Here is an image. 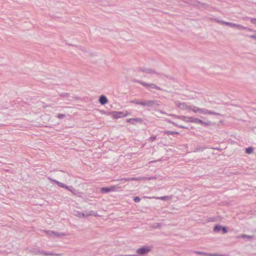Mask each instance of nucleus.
<instances>
[{"instance_id": "1", "label": "nucleus", "mask_w": 256, "mask_h": 256, "mask_svg": "<svg viewBox=\"0 0 256 256\" xmlns=\"http://www.w3.org/2000/svg\"><path fill=\"white\" fill-rule=\"evenodd\" d=\"M188 110H192L194 112H200V113L205 114H210L209 112H204L202 110H200L196 106H192V107L190 106Z\"/></svg>"}, {"instance_id": "2", "label": "nucleus", "mask_w": 256, "mask_h": 256, "mask_svg": "<svg viewBox=\"0 0 256 256\" xmlns=\"http://www.w3.org/2000/svg\"><path fill=\"white\" fill-rule=\"evenodd\" d=\"M116 188V186H112L110 187H108V188H102L101 190L104 192H110L115 191Z\"/></svg>"}, {"instance_id": "3", "label": "nucleus", "mask_w": 256, "mask_h": 256, "mask_svg": "<svg viewBox=\"0 0 256 256\" xmlns=\"http://www.w3.org/2000/svg\"><path fill=\"white\" fill-rule=\"evenodd\" d=\"M150 250V249L148 248H138L136 252L138 254H144Z\"/></svg>"}, {"instance_id": "4", "label": "nucleus", "mask_w": 256, "mask_h": 256, "mask_svg": "<svg viewBox=\"0 0 256 256\" xmlns=\"http://www.w3.org/2000/svg\"><path fill=\"white\" fill-rule=\"evenodd\" d=\"M100 102L102 104H104L108 102L107 98L104 96H101L100 98Z\"/></svg>"}, {"instance_id": "5", "label": "nucleus", "mask_w": 256, "mask_h": 256, "mask_svg": "<svg viewBox=\"0 0 256 256\" xmlns=\"http://www.w3.org/2000/svg\"><path fill=\"white\" fill-rule=\"evenodd\" d=\"M142 120L140 118H130L128 120V122L134 124V122H142Z\"/></svg>"}, {"instance_id": "6", "label": "nucleus", "mask_w": 256, "mask_h": 256, "mask_svg": "<svg viewBox=\"0 0 256 256\" xmlns=\"http://www.w3.org/2000/svg\"><path fill=\"white\" fill-rule=\"evenodd\" d=\"M178 107L181 109L188 110L190 106H188L184 103H182L179 104Z\"/></svg>"}, {"instance_id": "7", "label": "nucleus", "mask_w": 256, "mask_h": 256, "mask_svg": "<svg viewBox=\"0 0 256 256\" xmlns=\"http://www.w3.org/2000/svg\"><path fill=\"white\" fill-rule=\"evenodd\" d=\"M165 134L168 135H174V134H178V132H173V131H164V132Z\"/></svg>"}, {"instance_id": "8", "label": "nucleus", "mask_w": 256, "mask_h": 256, "mask_svg": "<svg viewBox=\"0 0 256 256\" xmlns=\"http://www.w3.org/2000/svg\"><path fill=\"white\" fill-rule=\"evenodd\" d=\"M114 117L116 118H120L123 116V114L122 112H116L114 115Z\"/></svg>"}, {"instance_id": "9", "label": "nucleus", "mask_w": 256, "mask_h": 256, "mask_svg": "<svg viewBox=\"0 0 256 256\" xmlns=\"http://www.w3.org/2000/svg\"><path fill=\"white\" fill-rule=\"evenodd\" d=\"M142 84L144 86H150L152 88H156V89H160L159 88H158L156 86L155 84H149V85H147L146 84Z\"/></svg>"}, {"instance_id": "10", "label": "nucleus", "mask_w": 256, "mask_h": 256, "mask_svg": "<svg viewBox=\"0 0 256 256\" xmlns=\"http://www.w3.org/2000/svg\"><path fill=\"white\" fill-rule=\"evenodd\" d=\"M253 148L252 147L248 148L246 149V153L248 154H250L253 152Z\"/></svg>"}, {"instance_id": "11", "label": "nucleus", "mask_w": 256, "mask_h": 256, "mask_svg": "<svg viewBox=\"0 0 256 256\" xmlns=\"http://www.w3.org/2000/svg\"><path fill=\"white\" fill-rule=\"evenodd\" d=\"M222 226H215V227L214 228V230L216 232H218L220 230H222Z\"/></svg>"}, {"instance_id": "12", "label": "nucleus", "mask_w": 256, "mask_h": 256, "mask_svg": "<svg viewBox=\"0 0 256 256\" xmlns=\"http://www.w3.org/2000/svg\"><path fill=\"white\" fill-rule=\"evenodd\" d=\"M192 122H196V123H199V124H204V122L202 120H200L198 119H196V118L194 119L193 120H192Z\"/></svg>"}, {"instance_id": "13", "label": "nucleus", "mask_w": 256, "mask_h": 256, "mask_svg": "<svg viewBox=\"0 0 256 256\" xmlns=\"http://www.w3.org/2000/svg\"><path fill=\"white\" fill-rule=\"evenodd\" d=\"M58 186H61L62 188H65L66 189H68V187L67 186H66V185H64L60 182H58Z\"/></svg>"}, {"instance_id": "14", "label": "nucleus", "mask_w": 256, "mask_h": 256, "mask_svg": "<svg viewBox=\"0 0 256 256\" xmlns=\"http://www.w3.org/2000/svg\"><path fill=\"white\" fill-rule=\"evenodd\" d=\"M134 202H140V198L138 197V196H136L134 198Z\"/></svg>"}, {"instance_id": "15", "label": "nucleus", "mask_w": 256, "mask_h": 256, "mask_svg": "<svg viewBox=\"0 0 256 256\" xmlns=\"http://www.w3.org/2000/svg\"><path fill=\"white\" fill-rule=\"evenodd\" d=\"M222 230L223 234H225L227 232L226 228L225 227H222Z\"/></svg>"}, {"instance_id": "16", "label": "nucleus", "mask_w": 256, "mask_h": 256, "mask_svg": "<svg viewBox=\"0 0 256 256\" xmlns=\"http://www.w3.org/2000/svg\"><path fill=\"white\" fill-rule=\"evenodd\" d=\"M142 179L143 178H130L131 180H142Z\"/></svg>"}, {"instance_id": "17", "label": "nucleus", "mask_w": 256, "mask_h": 256, "mask_svg": "<svg viewBox=\"0 0 256 256\" xmlns=\"http://www.w3.org/2000/svg\"><path fill=\"white\" fill-rule=\"evenodd\" d=\"M139 104H140L141 105L145 106V105H146L148 104L146 102H140L139 103Z\"/></svg>"}, {"instance_id": "18", "label": "nucleus", "mask_w": 256, "mask_h": 256, "mask_svg": "<svg viewBox=\"0 0 256 256\" xmlns=\"http://www.w3.org/2000/svg\"><path fill=\"white\" fill-rule=\"evenodd\" d=\"M64 116H65V115H64V114H59V115L58 116V118H62L64 117Z\"/></svg>"}, {"instance_id": "19", "label": "nucleus", "mask_w": 256, "mask_h": 256, "mask_svg": "<svg viewBox=\"0 0 256 256\" xmlns=\"http://www.w3.org/2000/svg\"><path fill=\"white\" fill-rule=\"evenodd\" d=\"M252 23H254V24H256V19H252Z\"/></svg>"}, {"instance_id": "20", "label": "nucleus", "mask_w": 256, "mask_h": 256, "mask_svg": "<svg viewBox=\"0 0 256 256\" xmlns=\"http://www.w3.org/2000/svg\"><path fill=\"white\" fill-rule=\"evenodd\" d=\"M242 238H250V236H246V235H242L241 236Z\"/></svg>"}, {"instance_id": "21", "label": "nucleus", "mask_w": 256, "mask_h": 256, "mask_svg": "<svg viewBox=\"0 0 256 256\" xmlns=\"http://www.w3.org/2000/svg\"><path fill=\"white\" fill-rule=\"evenodd\" d=\"M156 138V136H152V137L150 138L151 140H152V141L155 140Z\"/></svg>"}, {"instance_id": "22", "label": "nucleus", "mask_w": 256, "mask_h": 256, "mask_svg": "<svg viewBox=\"0 0 256 256\" xmlns=\"http://www.w3.org/2000/svg\"><path fill=\"white\" fill-rule=\"evenodd\" d=\"M158 198L160 199V200H166V196Z\"/></svg>"}, {"instance_id": "23", "label": "nucleus", "mask_w": 256, "mask_h": 256, "mask_svg": "<svg viewBox=\"0 0 256 256\" xmlns=\"http://www.w3.org/2000/svg\"><path fill=\"white\" fill-rule=\"evenodd\" d=\"M226 24H227L228 25V26H234V24H231V23H226Z\"/></svg>"}, {"instance_id": "24", "label": "nucleus", "mask_w": 256, "mask_h": 256, "mask_svg": "<svg viewBox=\"0 0 256 256\" xmlns=\"http://www.w3.org/2000/svg\"><path fill=\"white\" fill-rule=\"evenodd\" d=\"M45 255H52L50 254H44Z\"/></svg>"}, {"instance_id": "25", "label": "nucleus", "mask_w": 256, "mask_h": 256, "mask_svg": "<svg viewBox=\"0 0 256 256\" xmlns=\"http://www.w3.org/2000/svg\"><path fill=\"white\" fill-rule=\"evenodd\" d=\"M136 256V255H134V256L128 255V256Z\"/></svg>"}]
</instances>
